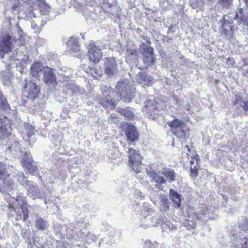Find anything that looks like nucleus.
<instances>
[{
  "mask_svg": "<svg viewBox=\"0 0 248 248\" xmlns=\"http://www.w3.org/2000/svg\"><path fill=\"white\" fill-rule=\"evenodd\" d=\"M116 92L121 100L130 102L135 96V89L130 86L127 80L123 79L118 82Z\"/></svg>",
  "mask_w": 248,
  "mask_h": 248,
  "instance_id": "nucleus-1",
  "label": "nucleus"
},
{
  "mask_svg": "<svg viewBox=\"0 0 248 248\" xmlns=\"http://www.w3.org/2000/svg\"><path fill=\"white\" fill-rule=\"evenodd\" d=\"M171 132L179 139L188 138L189 129L186 124L182 120L175 119L168 122Z\"/></svg>",
  "mask_w": 248,
  "mask_h": 248,
  "instance_id": "nucleus-2",
  "label": "nucleus"
},
{
  "mask_svg": "<svg viewBox=\"0 0 248 248\" xmlns=\"http://www.w3.org/2000/svg\"><path fill=\"white\" fill-rule=\"evenodd\" d=\"M20 35L18 34L17 37L10 34L3 35L0 40V58H4V54L11 51L14 46L19 39Z\"/></svg>",
  "mask_w": 248,
  "mask_h": 248,
  "instance_id": "nucleus-3",
  "label": "nucleus"
},
{
  "mask_svg": "<svg viewBox=\"0 0 248 248\" xmlns=\"http://www.w3.org/2000/svg\"><path fill=\"white\" fill-rule=\"evenodd\" d=\"M225 17L229 18L231 17L239 25L243 24L248 26V8L247 7H241L240 5L235 12L229 13L228 16L226 15Z\"/></svg>",
  "mask_w": 248,
  "mask_h": 248,
  "instance_id": "nucleus-4",
  "label": "nucleus"
},
{
  "mask_svg": "<svg viewBox=\"0 0 248 248\" xmlns=\"http://www.w3.org/2000/svg\"><path fill=\"white\" fill-rule=\"evenodd\" d=\"M23 89V95L31 100H34L40 93V87L33 80L27 81L24 82Z\"/></svg>",
  "mask_w": 248,
  "mask_h": 248,
  "instance_id": "nucleus-5",
  "label": "nucleus"
},
{
  "mask_svg": "<svg viewBox=\"0 0 248 248\" xmlns=\"http://www.w3.org/2000/svg\"><path fill=\"white\" fill-rule=\"evenodd\" d=\"M129 165L132 169L136 173L141 171V156L138 151L133 148H129L128 150Z\"/></svg>",
  "mask_w": 248,
  "mask_h": 248,
  "instance_id": "nucleus-6",
  "label": "nucleus"
},
{
  "mask_svg": "<svg viewBox=\"0 0 248 248\" xmlns=\"http://www.w3.org/2000/svg\"><path fill=\"white\" fill-rule=\"evenodd\" d=\"M88 56L90 61L94 63L98 62L102 56L101 49L93 43H90L88 46Z\"/></svg>",
  "mask_w": 248,
  "mask_h": 248,
  "instance_id": "nucleus-7",
  "label": "nucleus"
},
{
  "mask_svg": "<svg viewBox=\"0 0 248 248\" xmlns=\"http://www.w3.org/2000/svg\"><path fill=\"white\" fill-rule=\"evenodd\" d=\"M148 174L151 178V182L154 183V186L159 190H162L164 188L163 185L167 184L165 178L154 171L148 172Z\"/></svg>",
  "mask_w": 248,
  "mask_h": 248,
  "instance_id": "nucleus-8",
  "label": "nucleus"
},
{
  "mask_svg": "<svg viewBox=\"0 0 248 248\" xmlns=\"http://www.w3.org/2000/svg\"><path fill=\"white\" fill-rule=\"evenodd\" d=\"M63 92L66 94L79 95L84 92L83 88L77 85L74 81H68L63 85Z\"/></svg>",
  "mask_w": 248,
  "mask_h": 248,
  "instance_id": "nucleus-9",
  "label": "nucleus"
},
{
  "mask_svg": "<svg viewBox=\"0 0 248 248\" xmlns=\"http://www.w3.org/2000/svg\"><path fill=\"white\" fill-rule=\"evenodd\" d=\"M104 67L105 73L109 77H112L118 71L114 58H106Z\"/></svg>",
  "mask_w": 248,
  "mask_h": 248,
  "instance_id": "nucleus-10",
  "label": "nucleus"
},
{
  "mask_svg": "<svg viewBox=\"0 0 248 248\" xmlns=\"http://www.w3.org/2000/svg\"><path fill=\"white\" fill-rule=\"evenodd\" d=\"M14 182L9 175L0 177V191L2 193L12 191L14 187Z\"/></svg>",
  "mask_w": 248,
  "mask_h": 248,
  "instance_id": "nucleus-11",
  "label": "nucleus"
},
{
  "mask_svg": "<svg viewBox=\"0 0 248 248\" xmlns=\"http://www.w3.org/2000/svg\"><path fill=\"white\" fill-rule=\"evenodd\" d=\"M36 0H25V3L23 8L20 13H22V17L24 18H31L32 17H35L34 13L33 12V4L35 3Z\"/></svg>",
  "mask_w": 248,
  "mask_h": 248,
  "instance_id": "nucleus-12",
  "label": "nucleus"
},
{
  "mask_svg": "<svg viewBox=\"0 0 248 248\" xmlns=\"http://www.w3.org/2000/svg\"><path fill=\"white\" fill-rule=\"evenodd\" d=\"M42 73L43 74V79L48 85H54L56 83V77L52 71V69L49 67H43Z\"/></svg>",
  "mask_w": 248,
  "mask_h": 248,
  "instance_id": "nucleus-13",
  "label": "nucleus"
},
{
  "mask_svg": "<svg viewBox=\"0 0 248 248\" xmlns=\"http://www.w3.org/2000/svg\"><path fill=\"white\" fill-rule=\"evenodd\" d=\"M25 188L27 189L28 195L32 197L33 199L43 198L44 197V194L32 182H30L25 186Z\"/></svg>",
  "mask_w": 248,
  "mask_h": 248,
  "instance_id": "nucleus-14",
  "label": "nucleus"
},
{
  "mask_svg": "<svg viewBox=\"0 0 248 248\" xmlns=\"http://www.w3.org/2000/svg\"><path fill=\"white\" fill-rule=\"evenodd\" d=\"M125 135L128 141L134 142L139 139V135L136 127L132 124L128 125L126 130Z\"/></svg>",
  "mask_w": 248,
  "mask_h": 248,
  "instance_id": "nucleus-15",
  "label": "nucleus"
},
{
  "mask_svg": "<svg viewBox=\"0 0 248 248\" xmlns=\"http://www.w3.org/2000/svg\"><path fill=\"white\" fill-rule=\"evenodd\" d=\"M142 109L144 112L148 113L151 115L153 114H156L157 113L156 102L154 99H150L145 102Z\"/></svg>",
  "mask_w": 248,
  "mask_h": 248,
  "instance_id": "nucleus-16",
  "label": "nucleus"
},
{
  "mask_svg": "<svg viewBox=\"0 0 248 248\" xmlns=\"http://www.w3.org/2000/svg\"><path fill=\"white\" fill-rule=\"evenodd\" d=\"M43 67L39 62H34L31 67L30 75L34 78H37L40 77L43 71Z\"/></svg>",
  "mask_w": 248,
  "mask_h": 248,
  "instance_id": "nucleus-17",
  "label": "nucleus"
},
{
  "mask_svg": "<svg viewBox=\"0 0 248 248\" xmlns=\"http://www.w3.org/2000/svg\"><path fill=\"white\" fill-rule=\"evenodd\" d=\"M11 133V126L9 123H1L0 126V139L5 140L7 139Z\"/></svg>",
  "mask_w": 248,
  "mask_h": 248,
  "instance_id": "nucleus-18",
  "label": "nucleus"
},
{
  "mask_svg": "<svg viewBox=\"0 0 248 248\" xmlns=\"http://www.w3.org/2000/svg\"><path fill=\"white\" fill-rule=\"evenodd\" d=\"M153 78L152 77L147 75L144 73H139L137 81L139 83L143 84L145 86H149L152 83Z\"/></svg>",
  "mask_w": 248,
  "mask_h": 248,
  "instance_id": "nucleus-19",
  "label": "nucleus"
},
{
  "mask_svg": "<svg viewBox=\"0 0 248 248\" xmlns=\"http://www.w3.org/2000/svg\"><path fill=\"white\" fill-rule=\"evenodd\" d=\"M86 72L92 75V76L96 78L99 79L102 75L103 71L101 67L97 65L94 66L93 67H89L88 70H85Z\"/></svg>",
  "mask_w": 248,
  "mask_h": 248,
  "instance_id": "nucleus-20",
  "label": "nucleus"
},
{
  "mask_svg": "<svg viewBox=\"0 0 248 248\" xmlns=\"http://www.w3.org/2000/svg\"><path fill=\"white\" fill-rule=\"evenodd\" d=\"M170 198L174 202L175 208H179L181 205V199L180 195L174 190L170 189Z\"/></svg>",
  "mask_w": 248,
  "mask_h": 248,
  "instance_id": "nucleus-21",
  "label": "nucleus"
},
{
  "mask_svg": "<svg viewBox=\"0 0 248 248\" xmlns=\"http://www.w3.org/2000/svg\"><path fill=\"white\" fill-rule=\"evenodd\" d=\"M27 173L28 172L31 175H35L38 173L37 167L34 164L33 161L30 163L24 162L22 165Z\"/></svg>",
  "mask_w": 248,
  "mask_h": 248,
  "instance_id": "nucleus-22",
  "label": "nucleus"
},
{
  "mask_svg": "<svg viewBox=\"0 0 248 248\" xmlns=\"http://www.w3.org/2000/svg\"><path fill=\"white\" fill-rule=\"evenodd\" d=\"M34 223V227L38 231H44L48 226L47 222L42 217H38Z\"/></svg>",
  "mask_w": 248,
  "mask_h": 248,
  "instance_id": "nucleus-23",
  "label": "nucleus"
},
{
  "mask_svg": "<svg viewBox=\"0 0 248 248\" xmlns=\"http://www.w3.org/2000/svg\"><path fill=\"white\" fill-rule=\"evenodd\" d=\"M162 174L167 178L170 183H171L176 180V173L172 169L166 170L162 172Z\"/></svg>",
  "mask_w": 248,
  "mask_h": 248,
  "instance_id": "nucleus-24",
  "label": "nucleus"
},
{
  "mask_svg": "<svg viewBox=\"0 0 248 248\" xmlns=\"http://www.w3.org/2000/svg\"><path fill=\"white\" fill-rule=\"evenodd\" d=\"M0 76L2 79L3 83L8 85L10 84L13 75L8 69H6L0 72Z\"/></svg>",
  "mask_w": 248,
  "mask_h": 248,
  "instance_id": "nucleus-25",
  "label": "nucleus"
},
{
  "mask_svg": "<svg viewBox=\"0 0 248 248\" xmlns=\"http://www.w3.org/2000/svg\"><path fill=\"white\" fill-rule=\"evenodd\" d=\"M140 50L143 56H154V49L150 45H147L145 43L142 44Z\"/></svg>",
  "mask_w": 248,
  "mask_h": 248,
  "instance_id": "nucleus-26",
  "label": "nucleus"
},
{
  "mask_svg": "<svg viewBox=\"0 0 248 248\" xmlns=\"http://www.w3.org/2000/svg\"><path fill=\"white\" fill-rule=\"evenodd\" d=\"M216 5L222 9H229L233 6V0H217Z\"/></svg>",
  "mask_w": 248,
  "mask_h": 248,
  "instance_id": "nucleus-27",
  "label": "nucleus"
},
{
  "mask_svg": "<svg viewBox=\"0 0 248 248\" xmlns=\"http://www.w3.org/2000/svg\"><path fill=\"white\" fill-rule=\"evenodd\" d=\"M67 45L74 52H77L79 50L78 42L76 38L71 37Z\"/></svg>",
  "mask_w": 248,
  "mask_h": 248,
  "instance_id": "nucleus-28",
  "label": "nucleus"
},
{
  "mask_svg": "<svg viewBox=\"0 0 248 248\" xmlns=\"http://www.w3.org/2000/svg\"><path fill=\"white\" fill-rule=\"evenodd\" d=\"M24 131L28 138L34 135L35 132V129L29 123H26L24 125Z\"/></svg>",
  "mask_w": 248,
  "mask_h": 248,
  "instance_id": "nucleus-29",
  "label": "nucleus"
},
{
  "mask_svg": "<svg viewBox=\"0 0 248 248\" xmlns=\"http://www.w3.org/2000/svg\"><path fill=\"white\" fill-rule=\"evenodd\" d=\"M17 178L19 183L25 187L31 182L27 179L24 173L22 172H18L17 174Z\"/></svg>",
  "mask_w": 248,
  "mask_h": 248,
  "instance_id": "nucleus-30",
  "label": "nucleus"
},
{
  "mask_svg": "<svg viewBox=\"0 0 248 248\" xmlns=\"http://www.w3.org/2000/svg\"><path fill=\"white\" fill-rule=\"evenodd\" d=\"M231 20H232V19ZM232 21H228V20H227L226 18H224V23L222 25V27H223V29L220 32L221 36H224V37H228V35L230 33V31L225 29V27L227 26V24H232Z\"/></svg>",
  "mask_w": 248,
  "mask_h": 248,
  "instance_id": "nucleus-31",
  "label": "nucleus"
},
{
  "mask_svg": "<svg viewBox=\"0 0 248 248\" xmlns=\"http://www.w3.org/2000/svg\"><path fill=\"white\" fill-rule=\"evenodd\" d=\"M24 162L26 163L33 162V159L31 157V153L29 151H25L22 155L21 160L22 165H23V164Z\"/></svg>",
  "mask_w": 248,
  "mask_h": 248,
  "instance_id": "nucleus-32",
  "label": "nucleus"
},
{
  "mask_svg": "<svg viewBox=\"0 0 248 248\" xmlns=\"http://www.w3.org/2000/svg\"><path fill=\"white\" fill-rule=\"evenodd\" d=\"M121 112L122 115L128 119L133 118L134 116V114L132 111L131 108H125L122 109Z\"/></svg>",
  "mask_w": 248,
  "mask_h": 248,
  "instance_id": "nucleus-33",
  "label": "nucleus"
},
{
  "mask_svg": "<svg viewBox=\"0 0 248 248\" xmlns=\"http://www.w3.org/2000/svg\"><path fill=\"white\" fill-rule=\"evenodd\" d=\"M10 108L9 105L8 104L6 99L4 96L0 91V108H3L4 109H7Z\"/></svg>",
  "mask_w": 248,
  "mask_h": 248,
  "instance_id": "nucleus-34",
  "label": "nucleus"
},
{
  "mask_svg": "<svg viewBox=\"0 0 248 248\" xmlns=\"http://www.w3.org/2000/svg\"><path fill=\"white\" fill-rule=\"evenodd\" d=\"M107 96H108V94L106 95L105 99H102L100 101V103L101 105L106 108L108 107H113L114 106L113 102L112 100L110 99L109 98H107Z\"/></svg>",
  "mask_w": 248,
  "mask_h": 248,
  "instance_id": "nucleus-35",
  "label": "nucleus"
},
{
  "mask_svg": "<svg viewBox=\"0 0 248 248\" xmlns=\"http://www.w3.org/2000/svg\"><path fill=\"white\" fill-rule=\"evenodd\" d=\"M143 61L144 63L147 66H150L154 64L155 62V58L154 56L145 55L143 57Z\"/></svg>",
  "mask_w": 248,
  "mask_h": 248,
  "instance_id": "nucleus-36",
  "label": "nucleus"
},
{
  "mask_svg": "<svg viewBox=\"0 0 248 248\" xmlns=\"http://www.w3.org/2000/svg\"><path fill=\"white\" fill-rule=\"evenodd\" d=\"M8 150L13 154H16L20 150L19 143L16 141H14L10 146L8 147Z\"/></svg>",
  "mask_w": 248,
  "mask_h": 248,
  "instance_id": "nucleus-37",
  "label": "nucleus"
},
{
  "mask_svg": "<svg viewBox=\"0 0 248 248\" xmlns=\"http://www.w3.org/2000/svg\"><path fill=\"white\" fill-rule=\"evenodd\" d=\"M16 200L20 206L27 204L26 198L21 195V194L16 196Z\"/></svg>",
  "mask_w": 248,
  "mask_h": 248,
  "instance_id": "nucleus-38",
  "label": "nucleus"
},
{
  "mask_svg": "<svg viewBox=\"0 0 248 248\" xmlns=\"http://www.w3.org/2000/svg\"><path fill=\"white\" fill-rule=\"evenodd\" d=\"M243 243L240 245H233L232 248H248V237H245L243 239Z\"/></svg>",
  "mask_w": 248,
  "mask_h": 248,
  "instance_id": "nucleus-39",
  "label": "nucleus"
},
{
  "mask_svg": "<svg viewBox=\"0 0 248 248\" xmlns=\"http://www.w3.org/2000/svg\"><path fill=\"white\" fill-rule=\"evenodd\" d=\"M8 175L6 170L5 164L0 162V177H3L4 176Z\"/></svg>",
  "mask_w": 248,
  "mask_h": 248,
  "instance_id": "nucleus-40",
  "label": "nucleus"
},
{
  "mask_svg": "<svg viewBox=\"0 0 248 248\" xmlns=\"http://www.w3.org/2000/svg\"><path fill=\"white\" fill-rule=\"evenodd\" d=\"M29 206L28 204H26L23 206H21V209L22 211V213L23 214V219L25 220L26 219H27L29 217L28 216V213L29 210L28 209V206Z\"/></svg>",
  "mask_w": 248,
  "mask_h": 248,
  "instance_id": "nucleus-41",
  "label": "nucleus"
},
{
  "mask_svg": "<svg viewBox=\"0 0 248 248\" xmlns=\"http://www.w3.org/2000/svg\"><path fill=\"white\" fill-rule=\"evenodd\" d=\"M160 204L163 206L165 209L169 208L168 200L166 196H163L161 197Z\"/></svg>",
  "mask_w": 248,
  "mask_h": 248,
  "instance_id": "nucleus-42",
  "label": "nucleus"
},
{
  "mask_svg": "<svg viewBox=\"0 0 248 248\" xmlns=\"http://www.w3.org/2000/svg\"><path fill=\"white\" fill-rule=\"evenodd\" d=\"M190 175L193 177H196L198 176V169L196 166H194L193 167H191L190 169Z\"/></svg>",
  "mask_w": 248,
  "mask_h": 248,
  "instance_id": "nucleus-43",
  "label": "nucleus"
},
{
  "mask_svg": "<svg viewBox=\"0 0 248 248\" xmlns=\"http://www.w3.org/2000/svg\"><path fill=\"white\" fill-rule=\"evenodd\" d=\"M60 74L63 77L69 78L71 75V71L70 69H67L64 72L63 70H61V72L60 73Z\"/></svg>",
  "mask_w": 248,
  "mask_h": 248,
  "instance_id": "nucleus-44",
  "label": "nucleus"
},
{
  "mask_svg": "<svg viewBox=\"0 0 248 248\" xmlns=\"http://www.w3.org/2000/svg\"><path fill=\"white\" fill-rule=\"evenodd\" d=\"M129 56H131V58L135 59L138 56V52L136 50H130L128 51Z\"/></svg>",
  "mask_w": 248,
  "mask_h": 248,
  "instance_id": "nucleus-45",
  "label": "nucleus"
},
{
  "mask_svg": "<svg viewBox=\"0 0 248 248\" xmlns=\"http://www.w3.org/2000/svg\"><path fill=\"white\" fill-rule=\"evenodd\" d=\"M241 106L243 107L244 110L246 112H248V101H243L241 104Z\"/></svg>",
  "mask_w": 248,
  "mask_h": 248,
  "instance_id": "nucleus-46",
  "label": "nucleus"
},
{
  "mask_svg": "<svg viewBox=\"0 0 248 248\" xmlns=\"http://www.w3.org/2000/svg\"><path fill=\"white\" fill-rule=\"evenodd\" d=\"M242 72L244 75L248 77V65H244L243 67Z\"/></svg>",
  "mask_w": 248,
  "mask_h": 248,
  "instance_id": "nucleus-47",
  "label": "nucleus"
},
{
  "mask_svg": "<svg viewBox=\"0 0 248 248\" xmlns=\"http://www.w3.org/2000/svg\"><path fill=\"white\" fill-rule=\"evenodd\" d=\"M153 245L149 241H146L144 243L143 248H152Z\"/></svg>",
  "mask_w": 248,
  "mask_h": 248,
  "instance_id": "nucleus-48",
  "label": "nucleus"
},
{
  "mask_svg": "<svg viewBox=\"0 0 248 248\" xmlns=\"http://www.w3.org/2000/svg\"><path fill=\"white\" fill-rule=\"evenodd\" d=\"M31 27L33 30H35L37 28V25L35 23L34 24L32 23Z\"/></svg>",
  "mask_w": 248,
  "mask_h": 248,
  "instance_id": "nucleus-49",
  "label": "nucleus"
},
{
  "mask_svg": "<svg viewBox=\"0 0 248 248\" xmlns=\"http://www.w3.org/2000/svg\"><path fill=\"white\" fill-rule=\"evenodd\" d=\"M244 1H245L246 4V5L244 6L247 7L248 8V0H244Z\"/></svg>",
  "mask_w": 248,
  "mask_h": 248,
  "instance_id": "nucleus-50",
  "label": "nucleus"
},
{
  "mask_svg": "<svg viewBox=\"0 0 248 248\" xmlns=\"http://www.w3.org/2000/svg\"><path fill=\"white\" fill-rule=\"evenodd\" d=\"M245 227L247 230H248V221H247L245 223Z\"/></svg>",
  "mask_w": 248,
  "mask_h": 248,
  "instance_id": "nucleus-51",
  "label": "nucleus"
},
{
  "mask_svg": "<svg viewBox=\"0 0 248 248\" xmlns=\"http://www.w3.org/2000/svg\"><path fill=\"white\" fill-rule=\"evenodd\" d=\"M10 59H11V60H16H16H17V59L16 58V56H15H15H14V57H11V56H10Z\"/></svg>",
  "mask_w": 248,
  "mask_h": 248,
  "instance_id": "nucleus-52",
  "label": "nucleus"
},
{
  "mask_svg": "<svg viewBox=\"0 0 248 248\" xmlns=\"http://www.w3.org/2000/svg\"><path fill=\"white\" fill-rule=\"evenodd\" d=\"M170 40H171V38H169V37H167V38H166V41H167V42H170Z\"/></svg>",
  "mask_w": 248,
  "mask_h": 248,
  "instance_id": "nucleus-53",
  "label": "nucleus"
},
{
  "mask_svg": "<svg viewBox=\"0 0 248 248\" xmlns=\"http://www.w3.org/2000/svg\"><path fill=\"white\" fill-rule=\"evenodd\" d=\"M160 2H164L165 1H168V0H158Z\"/></svg>",
  "mask_w": 248,
  "mask_h": 248,
  "instance_id": "nucleus-54",
  "label": "nucleus"
},
{
  "mask_svg": "<svg viewBox=\"0 0 248 248\" xmlns=\"http://www.w3.org/2000/svg\"><path fill=\"white\" fill-rule=\"evenodd\" d=\"M111 117H112L115 118L116 114H112L111 115Z\"/></svg>",
  "mask_w": 248,
  "mask_h": 248,
  "instance_id": "nucleus-55",
  "label": "nucleus"
},
{
  "mask_svg": "<svg viewBox=\"0 0 248 248\" xmlns=\"http://www.w3.org/2000/svg\"><path fill=\"white\" fill-rule=\"evenodd\" d=\"M193 163H194V160H191L190 161L191 164H193Z\"/></svg>",
  "mask_w": 248,
  "mask_h": 248,
  "instance_id": "nucleus-56",
  "label": "nucleus"
},
{
  "mask_svg": "<svg viewBox=\"0 0 248 248\" xmlns=\"http://www.w3.org/2000/svg\"><path fill=\"white\" fill-rule=\"evenodd\" d=\"M193 8H195V7L192 6Z\"/></svg>",
  "mask_w": 248,
  "mask_h": 248,
  "instance_id": "nucleus-57",
  "label": "nucleus"
}]
</instances>
